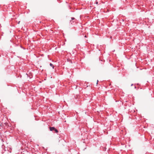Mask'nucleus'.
I'll list each match as a JSON object with an SVG mask.
<instances>
[{"mask_svg": "<svg viewBox=\"0 0 154 154\" xmlns=\"http://www.w3.org/2000/svg\"><path fill=\"white\" fill-rule=\"evenodd\" d=\"M20 23V21H19V22H18V23L19 24Z\"/></svg>", "mask_w": 154, "mask_h": 154, "instance_id": "7", "label": "nucleus"}, {"mask_svg": "<svg viewBox=\"0 0 154 154\" xmlns=\"http://www.w3.org/2000/svg\"><path fill=\"white\" fill-rule=\"evenodd\" d=\"M96 4H98V2H96Z\"/></svg>", "mask_w": 154, "mask_h": 154, "instance_id": "4", "label": "nucleus"}, {"mask_svg": "<svg viewBox=\"0 0 154 154\" xmlns=\"http://www.w3.org/2000/svg\"><path fill=\"white\" fill-rule=\"evenodd\" d=\"M98 80H97V83H98Z\"/></svg>", "mask_w": 154, "mask_h": 154, "instance_id": "5", "label": "nucleus"}, {"mask_svg": "<svg viewBox=\"0 0 154 154\" xmlns=\"http://www.w3.org/2000/svg\"><path fill=\"white\" fill-rule=\"evenodd\" d=\"M77 22V20L74 17H72L71 20H69V24L71 25H74Z\"/></svg>", "mask_w": 154, "mask_h": 154, "instance_id": "1", "label": "nucleus"}, {"mask_svg": "<svg viewBox=\"0 0 154 154\" xmlns=\"http://www.w3.org/2000/svg\"><path fill=\"white\" fill-rule=\"evenodd\" d=\"M133 85V84H131V86H132V85Z\"/></svg>", "mask_w": 154, "mask_h": 154, "instance_id": "8", "label": "nucleus"}, {"mask_svg": "<svg viewBox=\"0 0 154 154\" xmlns=\"http://www.w3.org/2000/svg\"><path fill=\"white\" fill-rule=\"evenodd\" d=\"M49 129L50 131H52L54 132H55L56 133H57L58 132L57 130L54 127H50Z\"/></svg>", "mask_w": 154, "mask_h": 154, "instance_id": "2", "label": "nucleus"}, {"mask_svg": "<svg viewBox=\"0 0 154 154\" xmlns=\"http://www.w3.org/2000/svg\"><path fill=\"white\" fill-rule=\"evenodd\" d=\"M85 37H87V36H86V35H85Z\"/></svg>", "mask_w": 154, "mask_h": 154, "instance_id": "6", "label": "nucleus"}, {"mask_svg": "<svg viewBox=\"0 0 154 154\" xmlns=\"http://www.w3.org/2000/svg\"><path fill=\"white\" fill-rule=\"evenodd\" d=\"M50 66H51L52 67V68H53V69H54V66H53V65L52 63H50Z\"/></svg>", "mask_w": 154, "mask_h": 154, "instance_id": "3", "label": "nucleus"}]
</instances>
